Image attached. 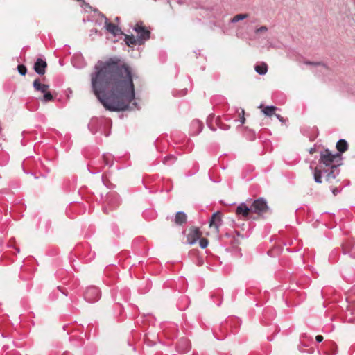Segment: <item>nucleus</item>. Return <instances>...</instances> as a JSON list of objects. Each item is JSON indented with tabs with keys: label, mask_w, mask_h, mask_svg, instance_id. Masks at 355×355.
Listing matches in <instances>:
<instances>
[{
	"label": "nucleus",
	"mask_w": 355,
	"mask_h": 355,
	"mask_svg": "<svg viewBox=\"0 0 355 355\" xmlns=\"http://www.w3.org/2000/svg\"><path fill=\"white\" fill-rule=\"evenodd\" d=\"M91 84L94 94L109 111L128 110L135 98L131 71L116 57L98 61L91 74Z\"/></svg>",
	"instance_id": "nucleus-1"
},
{
	"label": "nucleus",
	"mask_w": 355,
	"mask_h": 355,
	"mask_svg": "<svg viewBox=\"0 0 355 355\" xmlns=\"http://www.w3.org/2000/svg\"><path fill=\"white\" fill-rule=\"evenodd\" d=\"M318 166L313 171V178L316 183L321 184L322 178L329 184H334L340 173L339 166L342 164L343 156L340 153L332 154L327 148L320 152Z\"/></svg>",
	"instance_id": "nucleus-2"
},
{
	"label": "nucleus",
	"mask_w": 355,
	"mask_h": 355,
	"mask_svg": "<svg viewBox=\"0 0 355 355\" xmlns=\"http://www.w3.org/2000/svg\"><path fill=\"white\" fill-rule=\"evenodd\" d=\"M133 30L137 33V42L139 45H141L145 41L150 38V32L142 25L141 21L137 22Z\"/></svg>",
	"instance_id": "nucleus-3"
},
{
	"label": "nucleus",
	"mask_w": 355,
	"mask_h": 355,
	"mask_svg": "<svg viewBox=\"0 0 355 355\" xmlns=\"http://www.w3.org/2000/svg\"><path fill=\"white\" fill-rule=\"evenodd\" d=\"M252 213L258 215H262L269 210V207L266 200L263 198H259L253 201L251 205Z\"/></svg>",
	"instance_id": "nucleus-4"
},
{
	"label": "nucleus",
	"mask_w": 355,
	"mask_h": 355,
	"mask_svg": "<svg viewBox=\"0 0 355 355\" xmlns=\"http://www.w3.org/2000/svg\"><path fill=\"white\" fill-rule=\"evenodd\" d=\"M101 297L99 288L94 286H88L84 293V299L89 303L97 302Z\"/></svg>",
	"instance_id": "nucleus-5"
},
{
	"label": "nucleus",
	"mask_w": 355,
	"mask_h": 355,
	"mask_svg": "<svg viewBox=\"0 0 355 355\" xmlns=\"http://www.w3.org/2000/svg\"><path fill=\"white\" fill-rule=\"evenodd\" d=\"M236 214L245 219H252V211L251 206L248 207L245 202L241 203L236 209Z\"/></svg>",
	"instance_id": "nucleus-6"
},
{
	"label": "nucleus",
	"mask_w": 355,
	"mask_h": 355,
	"mask_svg": "<svg viewBox=\"0 0 355 355\" xmlns=\"http://www.w3.org/2000/svg\"><path fill=\"white\" fill-rule=\"evenodd\" d=\"M343 254H347L351 258L355 259V241L348 240L342 244Z\"/></svg>",
	"instance_id": "nucleus-7"
},
{
	"label": "nucleus",
	"mask_w": 355,
	"mask_h": 355,
	"mask_svg": "<svg viewBox=\"0 0 355 355\" xmlns=\"http://www.w3.org/2000/svg\"><path fill=\"white\" fill-rule=\"evenodd\" d=\"M103 125H104L103 119L92 118L88 123V128L92 134H96L101 130Z\"/></svg>",
	"instance_id": "nucleus-8"
},
{
	"label": "nucleus",
	"mask_w": 355,
	"mask_h": 355,
	"mask_svg": "<svg viewBox=\"0 0 355 355\" xmlns=\"http://www.w3.org/2000/svg\"><path fill=\"white\" fill-rule=\"evenodd\" d=\"M201 232L198 227H191L187 236V242L189 245H193L200 238Z\"/></svg>",
	"instance_id": "nucleus-9"
},
{
	"label": "nucleus",
	"mask_w": 355,
	"mask_h": 355,
	"mask_svg": "<svg viewBox=\"0 0 355 355\" xmlns=\"http://www.w3.org/2000/svg\"><path fill=\"white\" fill-rule=\"evenodd\" d=\"M105 201L111 209L118 207L121 202L119 196L115 192H110L107 193Z\"/></svg>",
	"instance_id": "nucleus-10"
},
{
	"label": "nucleus",
	"mask_w": 355,
	"mask_h": 355,
	"mask_svg": "<svg viewBox=\"0 0 355 355\" xmlns=\"http://www.w3.org/2000/svg\"><path fill=\"white\" fill-rule=\"evenodd\" d=\"M47 67V63L43 58H39L36 60L33 69L38 75H44L46 72V68Z\"/></svg>",
	"instance_id": "nucleus-11"
},
{
	"label": "nucleus",
	"mask_w": 355,
	"mask_h": 355,
	"mask_svg": "<svg viewBox=\"0 0 355 355\" xmlns=\"http://www.w3.org/2000/svg\"><path fill=\"white\" fill-rule=\"evenodd\" d=\"M222 225V219H221V215L219 211H217L211 216L210 222H209V226L210 227H214L217 230L218 227Z\"/></svg>",
	"instance_id": "nucleus-12"
},
{
	"label": "nucleus",
	"mask_w": 355,
	"mask_h": 355,
	"mask_svg": "<svg viewBox=\"0 0 355 355\" xmlns=\"http://www.w3.org/2000/svg\"><path fill=\"white\" fill-rule=\"evenodd\" d=\"M105 28L107 31L112 34L114 36H116L122 34L121 30L118 26L115 25L112 22L105 21Z\"/></svg>",
	"instance_id": "nucleus-13"
},
{
	"label": "nucleus",
	"mask_w": 355,
	"mask_h": 355,
	"mask_svg": "<svg viewBox=\"0 0 355 355\" xmlns=\"http://www.w3.org/2000/svg\"><path fill=\"white\" fill-rule=\"evenodd\" d=\"M187 216L184 211H178L175 214L174 222L178 225H182L186 223Z\"/></svg>",
	"instance_id": "nucleus-14"
},
{
	"label": "nucleus",
	"mask_w": 355,
	"mask_h": 355,
	"mask_svg": "<svg viewBox=\"0 0 355 355\" xmlns=\"http://www.w3.org/2000/svg\"><path fill=\"white\" fill-rule=\"evenodd\" d=\"M337 153L341 155L348 149V144L345 139H339L336 143Z\"/></svg>",
	"instance_id": "nucleus-15"
},
{
	"label": "nucleus",
	"mask_w": 355,
	"mask_h": 355,
	"mask_svg": "<svg viewBox=\"0 0 355 355\" xmlns=\"http://www.w3.org/2000/svg\"><path fill=\"white\" fill-rule=\"evenodd\" d=\"M33 86L35 90L40 91L42 93L46 92L47 89L49 87V85L40 83V80L38 78L35 79L33 81Z\"/></svg>",
	"instance_id": "nucleus-16"
},
{
	"label": "nucleus",
	"mask_w": 355,
	"mask_h": 355,
	"mask_svg": "<svg viewBox=\"0 0 355 355\" xmlns=\"http://www.w3.org/2000/svg\"><path fill=\"white\" fill-rule=\"evenodd\" d=\"M277 110L278 108L274 105H268L263 107L262 112L266 116L271 117L275 114V111Z\"/></svg>",
	"instance_id": "nucleus-17"
},
{
	"label": "nucleus",
	"mask_w": 355,
	"mask_h": 355,
	"mask_svg": "<svg viewBox=\"0 0 355 355\" xmlns=\"http://www.w3.org/2000/svg\"><path fill=\"white\" fill-rule=\"evenodd\" d=\"M72 64L76 68H82L85 66L83 58L81 55H76L72 58Z\"/></svg>",
	"instance_id": "nucleus-18"
},
{
	"label": "nucleus",
	"mask_w": 355,
	"mask_h": 355,
	"mask_svg": "<svg viewBox=\"0 0 355 355\" xmlns=\"http://www.w3.org/2000/svg\"><path fill=\"white\" fill-rule=\"evenodd\" d=\"M125 42L128 46H135L138 44L137 37L136 38L133 35H125Z\"/></svg>",
	"instance_id": "nucleus-19"
},
{
	"label": "nucleus",
	"mask_w": 355,
	"mask_h": 355,
	"mask_svg": "<svg viewBox=\"0 0 355 355\" xmlns=\"http://www.w3.org/2000/svg\"><path fill=\"white\" fill-rule=\"evenodd\" d=\"M254 69L259 75H265L268 71V66L266 63H263L259 65H256Z\"/></svg>",
	"instance_id": "nucleus-20"
},
{
	"label": "nucleus",
	"mask_w": 355,
	"mask_h": 355,
	"mask_svg": "<svg viewBox=\"0 0 355 355\" xmlns=\"http://www.w3.org/2000/svg\"><path fill=\"white\" fill-rule=\"evenodd\" d=\"M248 15L247 14H238L236 15L234 17H233L230 20V23H236L241 20H243L245 19H247Z\"/></svg>",
	"instance_id": "nucleus-21"
},
{
	"label": "nucleus",
	"mask_w": 355,
	"mask_h": 355,
	"mask_svg": "<svg viewBox=\"0 0 355 355\" xmlns=\"http://www.w3.org/2000/svg\"><path fill=\"white\" fill-rule=\"evenodd\" d=\"M191 125H192L193 128L197 129L196 131V133H197V134L200 133L202 131V128H203L202 123L201 121H200L199 120L193 121L191 123Z\"/></svg>",
	"instance_id": "nucleus-22"
},
{
	"label": "nucleus",
	"mask_w": 355,
	"mask_h": 355,
	"mask_svg": "<svg viewBox=\"0 0 355 355\" xmlns=\"http://www.w3.org/2000/svg\"><path fill=\"white\" fill-rule=\"evenodd\" d=\"M175 160L176 157L173 155H170L164 158L163 163L164 164L171 165L174 164L175 162Z\"/></svg>",
	"instance_id": "nucleus-23"
},
{
	"label": "nucleus",
	"mask_w": 355,
	"mask_h": 355,
	"mask_svg": "<svg viewBox=\"0 0 355 355\" xmlns=\"http://www.w3.org/2000/svg\"><path fill=\"white\" fill-rule=\"evenodd\" d=\"M53 100V95L49 92H46L44 93L43 97L41 98V101L44 103H47Z\"/></svg>",
	"instance_id": "nucleus-24"
},
{
	"label": "nucleus",
	"mask_w": 355,
	"mask_h": 355,
	"mask_svg": "<svg viewBox=\"0 0 355 355\" xmlns=\"http://www.w3.org/2000/svg\"><path fill=\"white\" fill-rule=\"evenodd\" d=\"M103 159L106 165L111 166L113 164V159L110 155L103 154Z\"/></svg>",
	"instance_id": "nucleus-25"
},
{
	"label": "nucleus",
	"mask_w": 355,
	"mask_h": 355,
	"mask_svg": "<svg viewBox=\"0 0 355 355\" xmlns=\"http://www.w3.org/2000/svg\"><path fill=\"white\" fill-rule=\"evenodd\" d=\"M17 71L21 76H25L27 73V69L24 64H19L17 66Z\"/></svg>",
	"instance_id": "nucleus-26"
},
{
	"label": "nucleus",
	"mask_w": 355,
	"mask_h": 355,
	"mask_svg": "<svg viewBox=\"0 0 355 355\" xmlns=\"http://www.w3.org/2000/svg\"><path fill=\"white\" fill-rule=\"evenodd\" d=\"M209 243L208 240L206 238H200L199 244L201 248L205 249L207 247Z\"/></svg>",
	"instance_id": "nucleus-27"
},
{
	"label": "nucleus",
	"mask_w": 355,
	"mask_h": 355,
	"mask_svg": "<svg viewBox=\"0 0 355 355\" xmlns=\"http://www.w3.org/2000/svg\"><path fill=\"white\" fill-rule=\"evenodd\" d=\"M267 31H268V28L266 26H262L260 28H257L255 30V33L258 34L260 33H266V32H267Z\"/></svg>",
	"instance_id": "nucleus-28"
},
{
	"label": "nucleus",
	"mask_w": 355,
	"mask_h": 355,
	"mask_svg": "<svg viewBox=\"0 0 355 355\" xmlns=\"http://www.w3.org/2000/svg\"><path fill=\"white\" fill-rule=\"evenodd\" d=\"M331 192L333 193V194H334V196H336V195H338V193H340L341 189H338V188H337V187H334V188H331Z\"/></svg>",
	"instance_id": "nucleus-29"
},
{
	"label": "nucleus",
	"mask_w": 355,
	"mask_h": 355,
	"mask_svg": "<svg viewBox=\"0 0 355 355\" xmlns=\"http://www.w3.org/2000/svg\"><path fill=\"white\" fill-rule=\"evenodd\" d=\"M315 340L317 343H321L323 340V336L321 335L316 336Z\"/></svg>",
	"instance_id": "nucleus-30"
},
{
	"label": "nucleus",
	"mask_w": 355,
	"mask_h": 355,
	"mask_svg": "<svg viewBox=\"0 0 355 355\" xmlns=\"http://www.w3.org/2000/svg\"><path fill=\"white\" fill-rule=\"evenodd\" d=\"M242 114H244V110H242ZM239 121H240L241 124H243L245 123V119L243 115H242V116L240 118Z\"/></svg>",
	"instance_id": "nucleus-31"
},
{
	"label": "nucleus",
	"mask_w": 355,
	"mask_h": 355,
	"mask_svg": "<svg viewBox=\"0 0 355 355\" xmlns=\"http://www.w3.org/2000/svg\"><path fill=\"white\" fill-rule=\"evenodd\" d=\"M275 116V117L279 119L281 122H283L284 121V118L279 114H276L274 115Z\"/></svg>",
	"instance_id": "nucleus-32"
},
{
	"label": "nucleus",
	"mask_w": 355,
	"mask_h": 355,
	"mask_svg": "<svg viewBox=\"0 0 355 355\" xmlns=\"http://www.w3.org/2000/svg\"><path fill=\"white\" fill-rule=\"evenodd\" d=\"M306 347V345H302V344L299 345H298V347H298V350H299L300 352H304V351L303 350V347Z\"/></svg>",
	"instance_id": "nucleus-33"
},
{
	"label": "nucleus",
	"mask_w": 355,
	"mask_h": 355,
	"mask_svg": "<svg viewBox=\"0 0 355 355\" xmlns=\"http://www.w3.org/2000/svg\"><path fill=\"white\" fill-rule=\"evenodd\" d=\"M3 241L2 240H0V252H3L4 250L3 248Z\"/></svg>",
	"instance_id": "nucleus-34"
},
{
	"label": "nucleus",
	"mask_w": 355,
	"mask_h": 355,
	"mask_svg": "<svg viewBox=\"0 0 355 355\" xmlns=\"http://www.w3.org/2000/svg\"><path fill=\"white\" fill-rule=\"evenodd\" d=\"M178 3L179 4H183L186 2V0H177Z\"/></svg>",
	"instance_id": "nucleus-35"
},
{
	"label": "nucleus",
	"mask_w": 355,
	"mask_h": 355,
	"mask_svg": "<svg viewBox=\"0 0 355 355\" xmlns=\"http://www.w3.org/2000/svg\"><path fill=\"white\" fill-rule=\"evenodd\" d=\"M306 64H313V65H319V64H320V63H313V62H306Z\"/></svg>",
	"instance_id": "nucleus-36"
},
{
	"label": "nucleus",
	"mask_w": 355,
	"mask_h": 355,
	"mask_svg": "<svg viewBox=\"0 0 355 355\" xmlns=\"http://www.w3.org/2000/svg\"><path fill=\"white\" fill-rule=\"evenodd\" d=\"M314 152H315V148H311L309 150V153H310V154H313Z\"/></svg>",
	"instance_id": "nucleus-37"
},
{
	"label": "nucleus",
	"mask_w": 355,
	"mask_h": 355,
	"mask_svg": "<svg viewBox=\"0 0 355 355\" xmlns=\"http://www.w3.org/2000/svg\"><path fill=\"white\" fill-rule=\"evenodd\" d=\"M234 232H235V234H236L237 236H241V233L239 232L235 231Z\"/></svg>",
	"instance_id": "nucleus-38"
},
{
	"label": "nucleus",
	"mask_w": 355,
	"mask_h": 355,
	"mask_svg": "<svg viewBox=\"0 0 355 355\" xmlns=\"http://www.w3.org/2000/svg\"><path fill=\"white\" fill-rule=\"evenodd\" d=\"M62 355H73V354L71 353H70V352H65L64 353H63Z\"/></svg>",
	"instance_id": "nucleus-39"
},
{
	"label": "nucleus",
	"mask_w": 355,
	"mask_h": 355,
	"mask_svg": "<svg viewBox=\"0 0 355 355\" xmlns=\"http://www.w3.org/2000/svg\"><path fill=\"white\" fill-rule=\"evenodd\" d=\"M208 126L209 127V128L212 130V131H215L216 130V128H212L209 125V124L208 123Z\"/></svg>",
	"instance_id": "nucleus-40"
},
{
	"label": "nucleus",
	"mask_w": 355,
	"mask_h": 355,
	"mask_svg": "<svg viewBox=\"0 0 355 355\" xmlns=\"http://www.w3.org/2000/svg\"><path fill=\"white\" fill-rule=\"evenodd\" d=\"M133 105H134L136 108H138V107H137V103L134 102V103H133Z\"/></svg>",
	"instance_id": "nucleus-41"
},
{
	"label": "nucleus",
	"mask_w": 355,
	"mask_h": 355,
	"mask_svg": "<svg viewBox=\"0 0 355 355\" xmlns=\"http://www.w3.org/2000/svg\"><path fill=\"white\" fill-rule=\"evenodd\" d=\"M103 209L104 212L107 213V209L105 207H103Z\"/></svg>",
	"instance_id": "nucleus-42"
},
{
	"label": "nucleus",
	"mask_w": 355,
	"mask_h": 355,
	"mask_svg": "<svg viewBox=\"0 0 355 355\" xmlns=\"http://www.w3.org/2000/svg\"><path fill=\"white\" fill-rule=\"evenodd\" d=\"M102 180H103V182H104V184H105V186H107V185H106V184H105V182H104V176H103V175L102 176Z\"/></svg>",
	"instance_id": "nucleus-43"
},
{
	"label": "nucleus",
	"mask_w": 355,
	"mask_h": 355,
	"mask_svg": "<svg viewBox=\"0 0 355 355\" xmlns=\"http://www.w3.org/2000/svg\"><path fill=\"white\" fill-rule=\"evenodd\" d=\"M15 250L17 253L19 252V249L18 248H15Z\"/></svg>",
	"instance_id": "nucleus-44"
},
{
	"label": "nucleus",
	"mask_w": 355,
	"mask_h": 355,
	"mask_svg": "<svg viewBox=\"0 0 355 355\" xmlns=\"http://www.w3.org/2000/svg\"><path fill=\"white\" fill-rule=\"evenodd\" d=\"M10 247H12V245H8H8H6V248H10Z\"/></svg>",
	"instance_id": "nucleus-45"
}]
</instances>
